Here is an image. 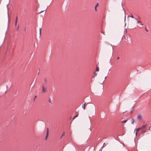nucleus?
I'll use <instances>...</instances> for the list:
<instances>
[{"mask_svg": "<svg viewBox=\"0 0 151 151\" xmlns=\"http://www.w3.org/2000/svg\"><path fill=\"white\" fill-rule=\"evenodd\" d=\"M130 17H131L132 18H134L135 20H137V19L136 18H135L132 15L131 16H129L128 17V22H129L130 23V24H133L135 22V21H134V20H133V19H130Z\"/></svg>", "mask_w": 151, "mask_h": 151, "instance_id": "1", "label": "nucleus"}, {"mask_svg": "<svg viewBox=\"0 0 151 151\" xmlns=\"http://www.w3.org/2000/svg\"><path fill=\"white\" fill-rule=\"evenodd\" d=\"M47 88L45 85H43L42 87V93H45L46 91Z\"/></svg>", "mask_w": 151, "mask_h": 151, "instance_id": "2", "label": "nucleus"}, {"mask_svg": "<svg viewBox=\"0 0 151 151\" xmlns=\"http://www.w3.org/2000/svg\"><path fill=\"white\" fill-rule=\"evenodd\" d=\"M147 127V125L146 124L143 125L141 127L139 128L140 129V130H144L146 129Z\"/></svg>", "mask_w": 151, "mask_h": 151, "instance_id": "3", "label": "nucleus"}, {"mask_svg": "<svg viewBox=\"0 0 151 151\" xmlns=\"http://www.w3.org/2000/svg\"><path fill=\"white\" fill-rule=\"evenodd\" d=\"M137 119L138 120L140 121L142 119V115L140 114H139L137 117Z\"/></svg>", "mask_w": 151, "mask_h": 151, "instance_id": "4", "label": "nucleus"}, {"mask_svg": "<svg viewBox=\"0 0 151 151\" xmlns=\"http://www.w3.org/2000/svg\"><path fill=\"white\" fill-rule=\"evenodd\" d=\"M96 107H95V106H94L93 107V115H95V114H96Z\"/></svg>", "mask_w": 151, "mask_h": 151, "instance_id": "5", "label": "nucleus"}, {"mask_svg": "<svg viewBox=\"0 0 151 151\" xmlns=\"http://www.w3.org/2000/svg\"><path fill=\"white\" fill-rule=\"evenodd\" d=\"M140 130V129H139V128H138V129H136V132H135V135L136 136H137V134L138 132L139 131V130Z\"/></svg>", "mask_w": 151, "mask_h": 151, "instance_id": "6", "label": "nucleus"}, {"mask_svg": "<svg viewBox=\"0 0 151 151\" xmlns=\"http://www.w3.org/2000/svg\"><path fill=\"white\" fill-rule=\"evenodd\" d=\"M41 28H40L39 29V37H40L41 35Z\"/></svg>", "mask_w": 151, "mask_h": 151, "instance_id": "7", "label": "nucleus"}, {"mask_svg": "<svg viewBox=\"0 0 151 151\" xmlns=\"http://www.w3.org/2000/svg\"><path fill=\"white\" fill-rule=\"evenodd\" d=\"M52 101H53V99H50L49 100V102L51 103V104L52 103Z\"/></svg>", "mask_w": 151, "mask_h": 151, "instance_id": "8", "label": "nucleus"}, {"mask_svg": "<svg viewBox=\"0 0 151 151\" xmlns=\"http://www.w3.org/2000/svg\"><path fill=\"white\" fill-rule=\"evenodd\" d=\"M85 106H86V103H85L84 104L82 105V107L84 109H85Z\"/></svg>", "mask_w": 151, "mask_h": 151, "instance_id": "9", "label": "nucleus"}, {"mask_svg": "<svg viewBox=\"0 0 151 151\" xmlns=\"http://www.w3.org/2000/svg\"><path fill=\"white\" fill-rule=\"evenodd\" d=\"M52 0H49V4H48L49 5H50L52 3Z\"/></svg>", "mask_w": 151, "mask_h": 151, "instance_id": "10", "label": "nucleus"}, {"mask_svg": "<svg viewBox=\"0 0 151 151\" xmlns=\"http://www.w3.org/2000/svg\"><path fill=\"white\" fill-rule=\"evenodd\" d=\"M78 114H77L76 116H75L73 118V120L74 119L76 118L78 116Z\"/></svg>", "mask_w": 151, "mask_h": 151, "instance_id": "11", "label": "nucleus"}, {"mask_svg": "<svg viewBox=\"0 0 151 151\" xmlns=\"http://www.w3.org/2000/svg\"><path fill=\"white\" fill-rule=\"evenodd\" d=\"M99 68L98 67H97L96 68V71H99Z\"/></svg>", "mask_w": 151, "mask_h": 151, "instance_id": "12", "label": "nucleus"}, {"mask_svg": "<svg viewBox=\"0 0 151 151\" xmlns=\"http://www.w3.org/2000/svg\"><path fill=\"white\" fill-rule=\"evenodd\" d=\"M142 130V134H144L145 133V129Z\"/></svg>", "mask_w": 151, "mask_h": 151, "instance_id": "13", "label": "nucleus"}, {"mask_svg": "<svg viewBox=\"0 0 151 151\" xmlns=\"http://www.w3.org/2000/svg\"><path fill=\"white\" fill-rule=\"evenodd\" d=\"M127 120H126L125 121H122L121 122V123H125L127 122Z\"/></svg>", "mask_w": 151, "mask_h": 151, "instance_id": "14", "label": "nucleus"}, {"mask_svg": "<svg viewBox=\"0 0 151 151\" xmlns=\"http://www.w3.org/2000/svg\"><path fill=\"white\" fill-rule=\"evenodd\" d=\"M134 120L133 119H132L131 120V122H132V124H133V123H134Z\"/></svg>", "mask_w": 151, "mask_h": 151, "instance_id": "15", "label": "nucleus"}, {"mask_svg": "<svg viewBox=\"0 0 151 151\" xmlns=\"http://www.w3.org/2000/svg\"><path fill=\"white\" fill-rule=\"evenodd\" d=\"M137 23H140V24L141 25H143L142 24V23H141V21H138L137 22Z\"/></svg>", "mask_w": 151, "mask_h": 151, "instance_id": "16", "label": "nucleus"}, {"mask_svg": "<svg viewBox=\"0 0 151 151\" xmlns=\"http://www.w3.org/2000/svg\"><path fill=\"white\" fill-rule=\"evenodd\" d=\"M17 17L16 18V20L15 21V25H16L17 24Z\"/></svg>", "mask_w": 151, "mask_h": 151, "instance_id": "17", "label": "nucleus"}, {"mask_svg": "<svg viewBox=\"0 0 151 151\" xmlns=\"http://www.w3.org/2000/svg\"><path fill=\"white\" fill-rule=\"evenodd\" d=\"M99 6V3H97V4H96V6H95V7H97V6Z\"/></svg>", "mask_w": 151, "mask_h": 151, "instance_id": "18", "label": "nucleus"}, {"mask_svg": "<svg viewBox=\"0 0 151 151\" xmlns=\"http://www.w3.org/2000/svg\"><path fill=\"white\" fill-rule=\"evenodd\" d=\"M7 14L8 17H9L8 9H7Z\"/></svg>", "mask_w": 151, "mask_h": 151, "instance_id": "19", "label": "nucleus"}, {"mask_svg": "<svg viewBox=\"0 0 151 151\" xmlns=\"http://www.w3.org/2000/svg\"><path fill=\"white\" fill-rule=\"evenodd\" d=\"M47 134H46V137H45V140H47Z\"/></svg>", "mask_w": 151, "mask_h": 151, "instance_id": "20", "label": "nucleus"}, {"mask_svg": "<svg viewBox=\"0 0 151 151\" xmlns=\"http://www.w3.org/2000/svg\"><path fill=\"white\" fill-rule=\"evenodd\" d=\"M65 135V133H63L62 136V137Z\"/></svg>", "mask_w": 151, "mask_h": 151, "instance_id": "21", "label": "nucleus"}, {"mask_svg": "<svg viewBox=\"0 0 151 151\" xmlns=\"http://www.w3.org/2000/svg\"><path fill=\"white\" fill-rule=\"evenodd\" d=\"M96 8H97V7H95V11H97V9H96Z\"/></svg>", "mask_w": 151, "mask_h": 151, "instance_id": "22", "label": "nucleus"}, {"mask_svg": "<svg viewBox=\"0 0 151 151\" xmlns=\"http://www.w3.org/2000/svg\"><path fill=\"white\" fill-rule=\"evenodd\" d=\"M97 75V74L96 73H95V74H94V76H96Z\"/></svg>", "mask_w": 151, "mask_h": 151, "instance_id": "23", "label": "nucleus"}, {"mask_svg": "<svg viewBox=\"0 0 151 151\" xmlns=\"http://www.w3.org/2000/svg\"><path fill=\"white\" fill-rule=\"evenodd\" d=\"M119 57H117V60H118V59H119Z\"/></svg>", "mask_w": 151, "mask_h": 151, "instance_id": "24", "label": "nucleus"}, {"mask_svg": "<svg viewBox=\"0 0 151 151\" xmlns=\"http://www.w3.org/2000/svg\"><path fill=\"white\" fill-rule=\"evenodd\" d=\"M36 97H37V96H35V98H34V100L36 98Z\"/></svg>", "mask_w": 151, "mask_h": 151, "instance_id": "25", "label": "nucleus"}, {"mask_svg": "<svg viewBox=\"0 0 151 151\" xmlns=\"http://www.w3.org/2000/svg\"><path fill=\"white\" fill-rule=\"evenodd\" d=\"M145 30L147 32H148V31L147 29H145Z\"/></svg>", "mask_w": 151, "mask_h": 151, "instance_id": "26", "label": "nucleus"}, {"mask_svg": "<svg viewBox=\"0 0 151 151\" xmlns=\"http://www.w3.org/2000/svg\"><path fill=\"white\" fill-rule=\"evenodd\" d=\"M122 10L123 11V9L122 8Z\"/></svg>", "mask_w": 151, "mask_h": 151, "instance_id": "27", "label": "nucleus"}, {"mask_svg": "<svg viewBox=\"0 0 151 151\" xmlns=\"http://www.w3.org/2000/svg\"><path fill=\"white\" fill-rule=\"evenodd\" d=\"M109 71H110V70H109L108 72H109ZM108 73H108V74H108Z\"/></svg>", "mask_w": 151, "mask_h": 151, "instance_id": "28", "label": "nucleus"}, {"mask_svg": "<svg viewBox=\"0 0 151 151\" xmlns=\"http://www.w3.org/2000/svg\"><path fill=\"white\" fill-rule=\"evenodd\" d=\"M151 127V126H150V127H149V129H150V127Z\"/></svg>", "mask_w": 151, "mask_h": 151, "instance_id": "29", "label": "nucleus"}, {"mask_svg": "<svg viewBox=\"0 0 151 151\" xmlns=\"http://www.w3.org/2000/svg\"><path fill=\"white\" fill-rule=\"evenodd\" d=\"M106 77H105V78H106Z\"/></svg>", "mask_w": 151, "mask_h": 151, "instance_id": "30", "label": "nucleus"}]
</instances>
